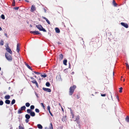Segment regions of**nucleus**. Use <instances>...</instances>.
<instances>
[{
    "mask_svg": "<svg viewBox=\"0 0 129 129\" xmlns=\"http://www.w3.org/2000/svg\"><path fill=\"white\" fill-rule=\"evenodd\" d=\"M76 87V86L74 85L70 87L69 91V94L70 95H71L72 94Z\"/></svg>",
    "mask_w": 129,
    "mask_h": 129,
    "instance_id": "nucleus-1",
    "label": "nucleus"
},
{
    "mask_svg": "<svg viewBox=\"0 0 129 129\" xmlns=\"http://www.w3.org/2000/svg\"><path fill=\"white\" fill-rule=\"evenodd\" d=\"M36 27L40 31H42L44 32H46V30L44 28L40 25H36Z\"/></svg>",
    "mask_w": 129,
    "mask_h": 129,
    "instance_id": "nucleus-2",
    "label": "nucleus"
},
{
    "mask_svg": "<svg viewBox=\"0 0 129 129\" xmlns=\"http://www.w3.org/2000/svg\"><path fill=\"white\" fill-rule=\"evenodd\" d=\"M5 56L7 59L9 61H11L12 60V58L10 55H9L8 53H6L5 54Z\"/></svg>",
    "mask_w": 129,
    "mask_h": 129,
    "instance_id": "nucleus-3",
    "label": "nucleus"
},
{
    "mask_svg": "<svg viewBox=\"0 0 129 129\" xmlns=\"http://www.w3.org/2000/svg\"><path fill=\"white\" fill-rule=\"evenodd\" d=\"M6 50L10 54H12V52L8 46L6 47Z\"/></svg>",
    "mask_w": 129,
    "mask_h": 129,
    "instance_id": "nucleus-4",
    "label": "nucleus"
},
{
    "mask_svg": "<svg viewBox=\"0 0 129 129\" xmlns=\"http://www.w3.org/2000/svg\"><path fill=\"white\" fill-rule=\"evenodd\" d=\"M43 89L44 91H47L48 92H50L51 91V90L49 88L44 87L43 88Z\"/></svg>",
    "mask_w": 129,
    "mask_h": 129,
    "instance_id": "nucleus-5",
    "label": "nucleus"
},
{
    "mask_svg": "<svg viewBox=\"0 0 129 129\" xmlns=\"http://www.w3.org/2000/svg\"><path fill=\"white\" fill-rule=\"evenodd\" d=\"M36 10V8L34 5H32L31 7V11L33 12Z\"/></svg>",
    "mask_w": 129,
    "mask_h": 129,
    "instance_id": "nucleus-6",
    "label": "nucleus"
},
{
    "mask_svg": "<svg viewBox=\"0 0 129 129\" xmlns=\"http://www.w3.org/2000/svg\"><path fill=\"white\" fill-rule=\"evenodd\" d=\"M121 24L122 25L126 28H127L128 27V25L127 24H126L122 22L121 23Z\"/></svg>",
    "mask_w": 129,
    "mask_h": 129,
    "instance_id": "nucleus-7",
    "label": "nucleus"
},
{
    "mask_svg": "<svg viewBox=\"0 0 129 129\" xmlns=\"http://www.w3.org/2000/svg\"><path fill=\"white\" fill-rule=\"evenodd\" d=\"M19 45L18 44H17V51L18 52H19Z\"/></svg>",
    "mask_w": 129,
    "mask_h": 129,
    "instance_id": "nucleus-8",
    "label": "nucleus"
},
{
    "mask_svg": "<svg viewBox=\"0 0 129 129\" xmlns=\"http://www.w3.org/2000/svg\"><path fill=\"white\" fill-rule=\"evenodd\" d=\"M31 82L35 84L37 86H38V84L36 80H34L31 81Z\"/></svg>",
    "mask_w": 129,
    "mask_h": 129,
    "instance_id": "nucleus-9",
    "label": "nucleus"
},
{
    "mask_svg": "<svg viewBox=\"0 0 129 129\" xmlns=\"http://www.w3.org/2000/svg\"><path fill=\"white\" fill-rule=\"evenodd\" d=\"M42 17L43 18L46 20V21L47 22L48 24H50V21L48 20V19L47 18L44 17Z\"/></svg>",
    "mask_w": 129,
    "mask_h": 129,
    "instance_id": "nucleus-10",
    "label": "nucleus"
},
{
    "mask_svg": "<svg viewBox=\"0 0 129 129\" xmlns=\"http://www.w3.org/2000/svg\"><path fill=\"white\" fill-rule=\"evenodd\" d=\"M55 30L56 33H59L60 32V30L59 28H56Z\"/></svg>",
    "mask_w": 129,
    "mask_h": 129,
    "instance_id": "nucleus-11",
    "label": "nucleus"
},
{
    "mask_svg": "<svg viewBox=\"0 0 129 129\" xmlns=\"http://www.w3.org/2000/svg\"><path fill=\"white\" fill-rule=\"evenodd\" d=\"M31 116H34L35 115V113L34 112H31L30 113Z\"/></svg>",
    "mask_w": 129,
    "mask_h": 129,
    "instance_id": "nucleus-12",
    "label": "nucleus"
},
{
    "mask_svg": "<svg viewBox=\"0 0 129 129\" xmlns=\"http://www.w3.org/2000/svg\"><path fill=\"white\" fill-rule=\"evenodd\" d=\"M25 117V118L27 119H29L30 117V115L28 114L26 115Z\"/></svg>",
    "mask_w": 129,
    "mask_h": 129,
    "instance_id": "nucleus-13",
    "label": "nucleus"
},
{
    "mask_svg": "<svg viewBox=\"0 0 129 129\" xmlns=\"http://www.w3.org/2000/svg\"><path fill=\"white\" fill-rule=\"evenodd\" d=\"M38 127V128L40 129H42V128L43 127L40 124H38L37 125Z\"/></svg>",
    "mask_w": 129,
    "mask_h": 129,
    "instance_id": "nucleus-14",
    "label": "nucleus"
},
{
    "mask_svg": "<svg viewBox=\"0 0 129 129\" xmlns=\"http://www.w3.org/2000/svg\"><path fill=\"white\" fill-rule=\"evenodd\" d=\"M67 60L66 59L64 60L63 61V64L65 65L66 66L67 65Z\"/></svg>",
    "mask_w": 129,
    "mask_h": 129,
    "instance_id": "nucleus-15",
    "label": "nucleus"
},
{
    "mask_svg": "<svg viewBox=\"0 0 129 129\" xmlns=\"http://www.w3.org/2000/svg\"><path fill=\"white\" fill-rule=\"evenodd\" d=\"M125 120L127 122H129V117L128 116H126L125 118Z\"/></svg>",
    "mask_w": 129,
    "mask_h": 129,
    "instance_id": "nucleus-16",
    "label": "nucleus"
},
{
    "mask_svg": "<svg viewBox=\"0 0 129 129\" xmlns=\"http://www.w3.org/2000/svg\"><path fill=\"white\" fill-rule=\"evenodd\" d=\"M10 102V101L9 100H6L5 101V103L7 104H9Z\"/></svg>",
    "mask_w": 129,
    "mask_h": 129,
    "instance_id": "nucleus-17",
    "label": "nucleus"
},
{
    "mask_svg": "<svg viewBox=\"0 0 129 129\" xmlns=\"http://www.w3.org/2000/svg\"><path fill=\"white\" fill-rule=\"evenodd\" d=\"M40 33L39 32V31H34V35H37L38 34H39Z\"/></svg>",
    "mask_w": 129,
    "mask_h": 129,
    "instance_id": "nucleus-18",
    "label": "nucleus"
},
{
    "mask_svg": "<svg viewBox=\"0 0 129 129\" xmlns=\"http://www.w3.org/2000/svg\"><path fill=\"white\" fill-rule=\"evenodd\" d=\"M63 55L62 54H61L59 55V58L60 60H62L63 58Z\"/></svg>",
    "mask_w": 129,
    "mask_h": 129,
    "instance_id": "nucleus-19",
    "label": "nucleus"
},
{
    "mask_svg": "<svg viewBox=\"0 0 129 129\" xmlns=\"http://www.w3.org/2000/svg\"><path fill=\"white\" fill-rule=\"evenodd\" d=\"M22 110L21 108L19 109L18 111V113L19 114L21 113H22Z\"/></svg>",
    "mask_w": 129,
    "mask_h": 129,
    "instance_id": "nucleus-20",
    "label": "nucleus"
},
{
    "mask_svg": "<svg viewBox=\"0 0 129 129\" xmlns=\"http://www.w3.org/2000/svg\"><path fill=\"white\" fill-rule=\"evenodd\" d=\"M49 129H53L52 125V124L51 123L50 124V126Z\"/></svg>",
    "mask_w": 129,
    "mask_h": 129,
    "instance_id": "nucleus-21",
    "label": "nucleus"
},
{
    "mask_svg": "<svg viewBox=\"0 0 129 129\" xmlns=\"http://www.w3.org/2000/svg\"><path fill=\"white\" fill-rule=\"evenodd\" d=\"M10 98V96L9 95H6L5 97V98L6 99H8Z\"/></svg>",
    "mask_w": 129,
    "mask_h": 129,
    "instance_id": "nucleus-22",
    "label": "nucleus"
},
{
    "mask_svg": "<svg viewBox=\"0 0 129 129\" xmlns=\"http://www.w3.org/2000/svg\"><path fill=\"white\" fill-rule=\"evenodd\" d=\"M20 108L22 110H25L26 108V107L25 106H23L21 107Z\"/></svg>",
    "mask_w": 129,
    "mask_h": 129,
    "instance_id": "nucleus-23",
    "label": "nucleus"
},
{
    "mask_svg": "<svg viewBox=\"0 0 129 129\" xmlns=\"http://www.w3.org/2000/svg\"><path fill=\"white\" fill-rule=\"evenodd\" d=\"M4 44V42L2 40H1L0 41V45H3Z\"/></svg>",
    "mask_w": 129,
    "mask_h": 129,
    "instance_id": "nucleus-24",
    "label": "nucleus"
},
{
    "mask_svg": "<svg viewBox=\"0 0 129 129\" xmlns=\"http://www.w3.org/2000/svg\"><path fill=\"white\" fill-rule=\"evenodd\" d=\"M46 85L47 86L49 87L50 86V84L49 83L47 82L46 83Z\"/></svg>",
    "mask_w": 129,
    "mask_h": 129,
    "instance_id": "nucleus-25",
    "label": "nucleus"
},
{
    "mask_svg": "<svg viewBox=\"0 0 129 129\" xmlns=\"http://www.w3.org/2000/svg\"><path fill=\"white\" fill-rule=\"evenodd\" d=\"M30 104L29 103H27L25 104V105L27 107H29L30 106Z\"/></svg>",
    "mask_w": 129,
    "mask_h": 129,
    "instance_id": "nucleus-26",
    "label": "nucleus"
},
{
    "mask_svg": "<svg viewBox=\"0 0 129 129\" xmlns=\"http://www.w3.org/2000/svg\"><path fill=\"white\" fill-rule=\"evenodd\" d=\"M15 100H13L11 102V104L13 105L15 103Z\"/></svg>",
    "mask_w": 129,
    "mask_h": 129,
    "instance_id": "nucleus-27",
    "label": "nucleus"
},
{
    "mask_svg": "<svg viewBox=\"0 0 129 129\" xmlns=\"http://www.w3.org/2000/svg\"><path fill=\"white\" fill-rule=\"evenodd\" d=\"M31 112V110L30 109H28L27 110V112L28 113H30Z\"/></svg>",
    "mask_w": 129,
    "mask_h": 129,
    "instance_id": "nucleus-28",
    "label": "nucleus"
},
{
    "mask_svg": "<svg viewBox=\"0 0 129 129\" xmlns=\"http://www.w3.org/2000/svg\"><path fill=\"white\" fill-rule=\"evenodd\" d=\"M1 18H2V19H5V16H4V15H3V14L2 15H1Z\"/></svg>",
    "mask_w": 129,
    "mask_h": 129,
    "instance_id": "nucleus-29",
    "label": "nucleus"
},
{
    "mask_svg": "<svg viewBox=\"0 0 129 129\" xmlns=\"http://www.w3.org/2000/svg\"><path fill=\"white\" fill-rule=\"evenodd\" d=\"M12 5L13 6H15V2L14 0H13V2Z\"/></svg>",
    "mask_w": 129,
    "mask_h": 129,
    "instance_id": "nucleus-30",
    "label": "nucleus"
},
{
    "mask_svg": "<svg viewBox=\"0 0 129 129\" xmlns=\"http://www.w3.org/2000/svg\"><path fill=\"white\" fill-rule=\"evenodd\" d=\"M26 66L29 69H31H31L29 65H28V64H26Z\"/></svg>",
    "mask_w": 129,
    "mask_h": 129,
    "instance_id": "nucleus-31",
    "label": "nucleus"
},
{
    "mask_svg": "<svg viewBox=\"0 0 129 129\" xmlns=\"http://www.w3.org/2000/svg\"><path fill=\"white\" fill-rule=\"evenodd\" d=\"M3 104V102L2 101H0V105H2Z\"/></svg>",
    "mask_w": 129,
    "mask_h": 129,
    "instance_id": "nucleus-32",
    "label": "nucleus"
},
{
    "mask_svg": "<svg viewBox=\"0 0 129 129\" xmlns=\"http://www.w3.org/2000/svg\"><path fill=\"white\" fill-rule=\"evenodd\" d=\"M122 87H120L119 88V91L120 92H122Z\"/></svg>",
    "mask_w": 129,
    "mask_h": 129,
    "instance_id": "nucleus-33",
    "label": "nucleus"
},
{
    "mask_svg": "<svg viewBox=\"0 0 129 129\" xmlns=\"http://www.w3.org/2000/svg\"><path fill=\"white\" fill-rule=\"evenodd\" d=\"M126 66L127 68L129 69V66L127 63H125Z\"/></svg>",
    "mask_w": 129,
    "mask_h": 129,
    "instance_id": "nucleus-34",
    "label": "nucleus"
},
{
    "mask_svg": "<svg viewBox=\"0 0 129 129\" xmlns=\"http://www.w3.org/2000/svg\"><path fill=\"white\" fill-rule=\"evenodd\" d=\"M30 108L31 109H34V106L33 105H31L30 106Z\"/></svg>",
    "mask_w": 129,
    "mask_h": 129,
    "instance_id": "nucleus-35",
    "label": "nucleus"
},
{
    "mask_svg": "<svg viewBox=\"0 0 129 129\" xmlns=\"http://www.w3.org/2000/svg\"><path fill=\"white\" fill-rule=\"evenodd\" d=\"M42 77H43L44 78L46 77V76L45 74H41V75Z\"/></svg>",
    "mask_w": 129,
    "mask_h": 129,
    "instance_id": "nucleus-36",
    "label": "nucleus"
},
{
    "mask_svg": "<svg viewBox=\"0 0 129 129\" xmlns=\"http://www.w3.org/2000/svg\"><path fill=\"white\" fill-rule=\"evenodd\" d=\"M35 111L36 112L39 113V110L38 109H35Z\"/></svg>",
    "mask_w": 129,
    "mask_h": 129,
    "instance_id": "nucleus-37",
    "label": "nucleus"
},
{
    "mask_svg": "<svg viewBox=\"0 0 129 129\" xmlns=\"http://www.w3.org/2000/svg\"><path fill=\"white\" fill-rule=\"evenodd\" d=\"M41 105L42 107H43L44 109L45 108V106H44L43 104V103H41Z\"/></svg>",
    "mask_w": 129,
    "mask_h": 129,
    "instance_id": "nucleus-38",
    "label": "nucleus"
},
{
    "mask_svg": "<svg viewBox=\"0 0 129 129\" xmlns=\"http://www.w3.org/2000/svg\"><path fill=\"white\" fill-rule=\"evenodd\" d=\"M19 127V129H24V128L22 126H20Z\"/></svg>",
    "mask_w": 129,
    "mask_h": 129,
    "instance_id": "nucleus-39",
    "label": "nucleus"
},
{
    "mask_svg": "<svg viewBox=\"0 0 129 129\" xmlns=\"http://www.w3.org/2000/svg\"><path fill=\"white\" fill-rule=\"evenodd\" d=\"M47 109H48V110H49V111H50V107L49 106H48V107H47Z\"/></svg>",
    "mask_w": 129,
    "mask_h": 129,
    "instance_id": "nucleus-40",
    "label": "nucleus"
},
{
    "mask_svg": "<svg viewBox=\"0 0 129 129\" xmlns=\"http://www.w3.org/2000/svg\"><path fill=\"white\" fill-rule=\"evenodd\" d=\"M34 72L35 73V74H40V73H38V72Z\"/></svg>",
    "mask_w": 129,
    "mask_h": 129,
    "instance_id": "nucleus-41",
    "label": "nucleus"
},
{
    "mask_svg": "<svg viewBox=\"0 0 129 129\" xmlns=\"http://www.w3.org/2000/svg\"><path fill=\"white\" fill-rule=\"evenodd\" d=\"M18 8H19L18 7H16L14 8V9H15V10H17L18 9Z\"/></svg>",
    "mask_w": 129,
    "mask_h": 129,
    "instance_id": "nucleus-42",
    "label": "nucleus"
},
{
    "mask_svg": "<svg viewBox=\"0 0 129 129\" xmlns=\"http://www.w3.org/2000/svg\"><path fill=\"white\" fill-rule=\"evenodd\" d=\"M79 117L78 116H77V117H76V120H78L79 119Z\"/></svg>",
    "mask_w": 129,
    "mask_h": 129,
    "instance_id": "nucleus-43",
    "label": "nucleus"
},
{
    "mask_svg": "<svg viewBox=\"0 0 129 129\" xmlns=\"http://www.w3.org/2000/svg\"><path fill=\"white\" fill-rule=\"evenodd\" d=\"M101 95L102 96H106V94H101Z\"/></svg>",
    "mask_w": 129,
    "mask_h": 129,
    "instance_id": "nucleus-44",
    "label": "nucleus"
},
{
    "mask_svg": "<svg viewBox=\"0 0 129 129\" xmlns=\"http://www.w3.org/2000/svg\"><path fill=\"white\" fill-rule=\"evenodd\" d=\"M49 113H50V115L52 116H53V115H52V113H51V112L50 111H49Z\"/></svg>",
    "mask_w": 129,
    "mask_h": 129,
    "instance_id": "nucleus-45",
    "label": "nucleus"
},
{
    "mask_svg": "<svg viewBox=\"0 0 129 129\" xmlns=\"http://www.w3.org/2000/svg\"><path fill=\"white\" fill-rule=\"evenodd\" d=\"M113 4H114V5L115 6V5H116V4L115 2H114V1L113 2Z\"/></svg>",
    "mask_w": 129,
    "mask_h": 129,
    "instance_id": "nucleus-46",
    "label": "nucleus"
},
{
    "mask_svg": "<svg viewBox=\"0 0 129 129\" xmlns=\"http://www.w3.org/2000/svg\"><path fill=\"white\" fill-rule=\"evenodd\" d=\"M30 33H33L34 34V31H30Z\"/></svg>",
    "mask_w": 129,
    "mask_h": 129,
    "instance_id": "nucleus-47",
    "label": "nucleus"
},
{
    "mask_svg": "<svg viewBox=\"0 0 129 129\" xmlns=\"http://www.w3.org/2000/svg\"><path fill=\"white\" fill-rule=\"evenodd\" d=\"M26 122V123H27L28 121V120L27 119H26L25 120Z\"/></svg>",
    "mask_w": 129,
    "mask_h": 129,
    "instance_id": "nucleus-48",
    "label": "nucleus"
},
{
    "mask_svg": "<svg viewBox=\"0 0 129 129\" xmlns=\"http://www.w3.org/2000/svg\"><path fill=\"white\" fill-rule=\"evenodd\" d=\"M30 78L32 80H33L34 79L33 78L31 77H30Z\"/></svg>",
    "mask_w": 129,
    "mask_h": 129,
    "instance_id": "nucleus-49",
    "label": "nucleus"
},
{
    "mask_svg": "<svg viewBox=\"0 0 129 129\" xmlns=\"http://www.w3.org/2000/svg\"><path fill=\"white\" fill-rule=\"evenodd\" d=\"M2 30V28H1V27H0V31L1 30Z\"/></svg>",
    "mask_w": 129,
    "mask_h": 129,
    "instance_id": "nucleus-50",
    "label": "nucleus"
},
{
    "mask_svg": "<svg viewBox=\"0 0 129 129\" xmlns=\"http://www.w3.org/2000/svg\"><path fill=\"white\" fill-rule=\"evenodd\" d=\"M25 1H26V2H29L28 1V0H25Z\"/></svg>",
    "mask_w": 129,
    "mask_h": 129,
    "instance_id": "nucleus-51",
    "label": "nucleus"
},
{
    "mask_svg": "<svg viewBox=\"0 0 129 129\" xmlns=\"http://www.w3.org/2000/svg\"><path fill=\"white\" fill-rule=\"evenodd\" d=\"M62 110L63 111V109L62 108Z\"/></svg>",
    "mask_w": 129,
    "mask_h": 129,
    "instance_id": "nucleus-52",
    "label": "nucleus"
},
{
    "mask_svg": "<svg viewBox=\"0 0 129 129\" xmlns=\"http://www.w3.org/2000/svg\"><path fill=\"white\" fill-rule=\"evenodd\" d=\"M125 81V79H124L123 80V81Z\"/></svg>",
    "mask_w": 129,
    "mask_h": 129,
    "instance_id": "nucleus-53",
    "label": "nucleus"
},
{
    "mask_svg": "<svg viewBox=\"0 0 129 129\" xmlns=\"http://www.w3.org/2000/svg\"><path fill=\"white\" fill-rule=\"evenodd\" d=\"M122 77H123L122 76H121V78H122Z\"/></svg>",
    "mask_w": 129,
    "mask_h": 129,
    "instance_id": "nucleus-54",
    "label": "nucleus"
},
{
    "mask_svg": "<svg viewBox=\"0 0 129 129\" xmlns=\"http://www.w3.org/2000/svg\"><path fill=\"white\" fill-rule=\"evenodd\" d=\"M29 129H33L32 128H29Z\"/></svg>",
    "mask_w": 129,
    "mask_h": 129,
    "instance_id": "nucleus-55",
    "label": "nucleus"
},
{
    "mask_svg": "<svg viewBox=\"0 0 129 129\" xmlns=\"http://www.w3.org/2000/svg\"><path fill=\"white\" fill-rule=\"evenodd\" d=\"M72 73L73 74H74V73L72 72Z\"/></svg>",
    "mask_w": 129,
    "mask_h": 129,
    "instance_id": "nucleus-56",
    "label": "nucleus"
},
{
    "mask_svg": "<svg viewBox=\"0 0 129 129\" xmlns=\"http://www.w3.org/2000/svg\"><path fill=\"white\" fill-rule=\"evenodd\" d=\"M35 77L36 78V76H35Z\"/></svg>",
    "mask_w": 129,
    "mask_h": 129,
    "instance_id": "nucleus-57",
    "label": "nucleus"
},
{
    "mask_svg": "<svg viewBox=\"0 0 129 129\" xmlns=\"http://www.w3.org/2000/svg\"><path fill=\"white\" fill-rule=\"evenodd\" d=\"M1 68L0 67V71H1Z\"/></svg>",
    "mask_w": 129,
    "mask_h": 129,
    "instance_id": "nucleus-58",
    "label": "nucleus"
},
{
    "mask_svg": "<svg viewBox=\"0 0 129 129\" xmlns=\"http://www.w3.org/2000/svg\"><path fill=\"white\" fill-rule=\"evenodd\" d=\"M10 129H12V128H10Z\"/></svg>",
    "mask_w": 129,
    "mask_h": 129,
    "instance_id": "nucleus-59",
    "label": "nucleus"
},
{
    "mask_svg": "<svg viewBox=\"0 0 129 129\" xmlns=\"http://www.w3.org/2000/svg\"><path fill=\"white\" fill-rule=\"evenodd\" d=\"M117 99L118 98V96H117Z\"/></svg>",
    "mask_w": 129,
    "mask_h": 129,
    "instance_id": "nucleus-60",
    "label": "nucleus"
},
{
    "mask_svg": "<svg viewBox=\"0 0 129 129\" xmlns=\"http://www.w3.org/2000/svg\"><path fill=\"white\" fill-rule=\"evenodd\" d=\"M30 26H31V27L32 26L31 25H30Z\"/></svg>",
    "mask_w": 129,
    "mask_h": 129,
    "instance_id": "nucleus-61",
    "label": "nucleus"
},
{
    "mask_svg": "<svg viewBox=\"0 0 129 129\" xmlns=\"http://www.w3.org/2000/svg\"><path fill=\"white\" fill-rule=\"evenodd\" d=\"M21 0H19V1H20Z\"/></svg>",
    "mask_w": 129,
    "mask_h": 129,
    "instance_id": "nucleus-62",
    "label": "nucleus"
},
{
    "mask_svg": "<svg viewBox=\"0 0 129 129\" xmlns=\"http://www.w3.org/2000/svg\"><path fill=\"white\" fill-rule=\"evenodd\" d=\"M113 75L114 74V73H113Z\"/></svg>",
    "mask_w": 129,
    "mask_h": 129,
    "instance_id": "nucleus-63",
    "label": "nucleus"
}]
</instances>
